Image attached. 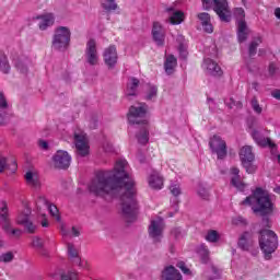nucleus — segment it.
Instances as JSON below:
<instances>
[{
	"label": "nucleus",
	"mask_w": 280,
	"mask_h": 280,
	"mask_svg": "<svg viewBox=\"0 0 280 280\" xmlns=\"http://www.w3.org/2000/svg\"><path fill=\"white\" fill-rule=\"evenodd\" d=\"M0 110H10V103L3 92H0Z\"/></svg>",
	"instance_id": "41"
},
{
	"label": "nucleus",
	"mask_w": 280,
	"mask_h": 280,
	"mask_svg": "<svg viewBox=\"0 0 280 280\" xmlns=\"http://www.w3.org/2000/svg\"><path fill=\"white\" fill-rule=\"evenodd\" d=\"M198 19L199 21H201V25L205 32H207L208 34H212L213 25L211 24V16L209 15V13H199Z\"/></svg>",
	"instance_id": "29"
},
{
	"label": "nucleus",
	"mask_w": 280,
	"mask_h": 280,
	"mask_svg": "<svg viewBox=\"0 0 280 280\" xmlns=\"http://www.w3.org/2000/svg\"><path fill=\"white\" fill-rule=\"evenodd\" d=\"M69 43H71V30L67 26L57 27L52 38L54 49L65 51L69 47Z\"/></svg>",
	"instance_id": "7"
},
{
	"label": "nucleus",
	"mask_w": 280,
	"mask_h": 280,
	"mask_svg": "<svg viewBox=\"0 0 280 280\" xmlns=\"http://www.w3.org/2000/svg\"><path fill=\"white\" fill-rule=\"evenodd\" d=\"M91 194L106 198V196L120 197V207L129 222L137 218L139 206L137 205V187L132 168L126 159H118L113 171H100L88 186Z\"/></svg>",
	"instance_id": "1"
},
{
	"label": "nucleus",
	"mask_w": 280,
	"mask_h": 280,
	"mask_svg": "<svg viewBox=\"0 0 280 280\" xmlns=\"http://www.w3.org/2000/svg\"><path fill=\"white\" fill-rule=\"evenodd\" d=\"M61 234L63 235V237H78L80 235V230L75 226L68 230L65 225H62Z\"/></svg>",
	"instance_id": "36"
},
{
	"label": "nucleus",
	"mask_w": 280,
	"mask_h": 280,
	"mask_svg": "<svg viewBox=\"0 0 280 280\" xmlns=\"http://www.w3.org/2000/svg\"><path fill=\"white\" fill-rule=\"evenodd\" d=\"M73 139L79 156H86L89 154V138H86V133L78 129L73 133Z\"/></svg>",
	"instance_id": "11"
},
{
	"label": "nucleus",
	"mask_w": 280,
	"mask_h": 280,
	"mask_svg": "<svg viewBox=\"0 0 280 280\" xmlns=\"http://www.w3.org/2000/svg\"><path fill=\"white\" fill-rule=\"evenodd\" d=\"M248 132L252 135L257 145H259L260 148H275V143H272L270 139L265 138L264 129H259L257 127H249Z\"/></svg>",
	"instance_id": "16"
},
{
	"label": "nucleus",
	"mask_w": 280,
	"mask_h": 280,
	"mask_svg": "<svg viewBox=\"0 0 280 280\" xmlns=\"http://www.w3.org/2000/svg\"><path fill=\"white\" fill-rule=\"evenodd\" d=\"M30 215H32V208H30V203L23 202V210L19 212L16 222L21 224V226H24L27 233H34L36 225L30 220Z\"/></svg>",
	"instance_id": "8"
},
{
	"label": "nucleus",
	"mask_w": 280,
	"mask_h": 280,
	"mask_svg": "<svg viewBox=\"0 0 280 280\" xmlns=\"http://www.w3.org/2000/svg\"><path fill=\"white\" fill-rule=\"evenodd\" d=\"M25 180L30 187H33L34 189H40V175H38L36 170L26 172Z\"/></svg>",
	"instance_id": "24"
},
{
	"label": "nucleus",
	"mask_w": 280,
	"mask_h": 280,
	"mask_svg": "<svg viewBox=\"0 0 280 280\" xmlns=\"http://www.w3.org/2000/svg\"><path fill=\"white\" fill-rule=\"evenodd\" d=\"M242 203L250 207L254 213H259L260 215H268L275 209L270 192L261 187H256L252 190V195L246 197Z\"/></svg>",
	"instance_id": "2"
},
{
	"label": "nucleus",
	"mask_w": 280,
	"mask_h": 280,
	"mask_svg": "<svg viewBox=\"0 0 280 280\" xmlns=\"http://www.w3.org/2000/svg\"><path fill=\"white\" fill-rule=\"evenodd\" d=\"M38 145L42 150H48L49 148V143H47L45 140H39Z\"/></svg>",
	"instance_id": "54"
},
{
	"label": "nucleus",
	"mask_w": 280,
	"mask_h": 280,
	"mask_svg": "<svg viewBox=\"0 0 280 280\" xmlns=\"http://www.w3.org/2000/svg\"><path fill=\"white\" fill-rule=\"evenodd\" d=\"M52 165L57 167V170H68L71 165V155L65 150H58L52 155Z\"/></svg>",
	"instance_id": "13"
},
{
	"label": "nucleus",
	"mask_w": 280,
	"mask_h": 280,
	"mask_svg": "<svg viewBox=\"0 0 280 280\" xmlns=\"http://www.w3.org/2000/svg\"><path fill=\"white\" fill-rule=\"evenodd\" d=\"M238 246L242 250H248L250 246H253V238L250 237V233L245 232L238 240Z\"/></svg>",
	"instance_id": "30"
},
{
	"label": "nucleus",
	"mask_w": 280,
	"mask_h": 280,
	"mask_svg": "<svg viewBox=\"0 0 280 280\" xmlns=\"http://www.w3.org/2000/svg\"><path fill=\"white\" fill-rule=\"evenodd\" d=\"M101 3L104 10H107V12L117 10V3H115V0H101Z\"/></svg>",
	"instance_id": "39"
},
{
	"label": "nucleus",
	"mask_w": 280,
	"mask_h": 280,
	"mask_svg": "<svg viewBox=\"0 0 280 280\" xmlns=\"http://www.w3.org/2000/svg\"><path fill=\"white\" fill-rule=\"evenodd\" d=\"M225 104L229 106V108H240L242 106V102L233 98L226 100Z\"/></svg>",
	"instance_id": "47"
},
{
	"label": "nucleus",
	"mask_w": 280,
	"mask_h": 280,
	"mask_svg": "<svg viewBox=\"0 0 280 280\" xmlns=\"http://www.w3.org/2000/svg\"><path fill=\"white\" fill-rule=\"evenodd\" d=\"M18 69H19L20 71H23V68H21V65H18Z\"/></svg>",
	"instance_id": "60"
},
{
	"label": "nucleus",
	"mask_w": 280,
	"mask_h": 280,
	"mask_svg": "<svg viewBox=\"0 0 280 280\" xmlns=\"http://www.w3.org/2000/svg\"><path fill=\"white\" fill-rule=\"evenodd\" d=\"M171 25H180L185 21V12L183 11H173L168 18Z\"/></svg>",
	"instance_id": "32"
},
{
	"label": "nucleus",
	"mask_w": 280,
	"mask_h": 280,
	"mask_svg": "<svg viewBox=\"0 0 280 280\" xmlns=\"http://www.w3.org/2000/svg\"><path fill=\"white\" fill-rule=\"evenodd\" d=\"M209 145L212 152L218 155V159L226 156V141L222 137L214 135L209 141Z\"/></svg>",
	"instance_id": "14"
},
{
	"label": "nucleus",
	"mask_w": 280,
	"mask_h": 280,
	"mask_svg": "<svg viewBox=\"0 0 280 280\" xmlns=\"http://www.w3.org/2000/svg\"><path fill=\"white\" fill-rule=\"evenodd\" d=\"M277 65H275V63H271L270 66H269V73H270V75H275V73H277Z\"/></svg>",
	"instance_id": "56"
},
{
	"label": "nucleus",
	"mask_w": 280,
	"mask_h": 280,
	"mask_svg": "<svg viewBox=\"0 0 280 280\" xmlns=\"http://www.w3.org/2000/svg\"><path fill=\"white\" fill-rule=\"evenodd\" d=\"M241 163H253L255 161V153H253V147L244 145L238 152Z\"/></svg>",
	"instance_id": "25"
},
{
	"label": "nucleus",
	"mask_w": 280,
	"mask_h": 280,
	"mask_svg": "<svg viewBox=\"0 0 280 280\" xmlns=\"http://www.w3.org/2000/svg\"><path fill=\"white\" fill-rule=\"evenodd\" d=\"M177 43H178V51H179V57L185 59L188 56L187 52V40H185V36L178 35L177 36Z\"/></svg>",
	"instance_id": "33"
},
{
	"label": "nucleus",
	"mask_w": 280,
	"mask_h": 280,
	"mask_svg": "<svg viewBox=\"0 0 280 280\" xmlns=\"http://www.w3.org/2000/svg\"><path fill=\"white\" fill-rule=\"evenodd\" d=\"M273 190L276 194H280V186H277Z\"/></svg>",
	"instance_id": "59"
},
{
	"label": "nucleus",
	"mask_w": 280,
	"mask_h": 280,
	"mask_svg": "<svg viewBox=\"0 0 280 280\" xmlns=\"http://www.w3.org/2000/svg\"><path fill=\"white\" fill-rule=\"evenodd\" d=\"M65 139V141H69V138H63Z\"/></svg>",
	"instance_id": "62"
},
{
	"label": "nucleus",
	"mask_w": 280,
	"mask_h": 280,
	"mask_svg": "<svg viewBox=\"0 0 280 280\" xmlns=\"http://www.w3.org/2000/svg\"><path fill=\"white\" fill-rule=\"evenodd\" d=\"M152 38L156 45L162 47V45H165V27H163V24L161 22H154L152 26Z\"/></svg>",
	"instance_id": "19"
},
{
	"label": "nucleus",
	"mask_w": 280,
	"mask_h": 280,
	"mask_svg": "<svg viewBox=\"0 0 280 280\" xmlns=\"http://www.w3.org/2000/svg\"><path fill=\"white\" fill-rule=\"evenodd\" d=\"M242 3H243V4L246 3V0H242Z\"/></svg>",
	"instance_id": "63"
},
{
	"label": "nucleus",
	"mask_w": 280,
	"mask_h": 280,
	"mask_svg": "<svg viewBox=\"0 0 280 280\" xmlns=\"http://www.w3.org/2000/svg\"><path fill=\"white\" fill-rule=\"evenodd\" d=\"M68 257L74 266H79V268H88L89 262L82 258H80V248L75 247V245L69 243L68 244Z\"/></svg>",
	"instance_id": "17"
},
{
	"label": "nucleus",
	"mask_w": 280,
	"mask_h": 280,
	"mask_svg": "<svg viewBox=\"0 0 280 280\" xmlns=\"http://www.w3.org/2000/svg\"><path fill=\"white\" fill-rule=\"evenodd\" d=\"M252 108L257 115L261 114L262 108L259 105V102H257L256 98L252 100Z\"/></svg>",
	"instance_id": "48"
},
{
	"label": "nucleus",
	"mask_w": 280,
	"mask_h": 280,
	"mask_svg": "<svg viewBox=\"0 0 280 280\" xmlns=\"http://www.w3.org/2000/svg\"><path fill=\"white\" fill-rule=\"evenodd\" d=\"M77 277H78V273H75V272L69 273L68 276L61 275L62 280H73Z\"/></svg>",
	"instance_id": "51"
},
{
	"label": "nucleus",
	"mask_w": 280,
	"mask_h": 280,
	"mask_svg": "<svg viewBox=\"0 0 280 280\" xmlns=\"http://www.w3.org/2000/svg\"><path fill=\"white\" fill-rule=\"evenodd\" d=\"M272 97H275V100H279L280 101V90H275L271 93Z\"/></svg>",
	"instance_id": "57"
},
{
	"label": "nucleus",
	"mask_w": 280,
	"mask_h": 280,
	"mask_svg": "<svg viewBox=\"0 0 280 280\" xmlns=\"http://www.w3.org/2000/svg\"><path fill=\"white\" fill-rule=\"evenodd\" d=\"M275 16H276L277 19H279V21H280V8H277V9L275 10Z\"/></svg>",
	"instance_id": "58"
},
{
	"label": "nucleus",
	"mask_w": 280,
	"mask_h": 280,
	"mask_svg": "<svg viewBox=\"0 0 280 280\" xmlns=\"http://www.w3.org/2000/svg\"><path fill=\"white\" fill-rule=\"evenodd\" d=\"M213 270V272H215V269H212Z\"/></svg>",
	"instance_id": "64"
},
{
	"label": "nucleus",
	"mask_w": 280,
	"mask_h": 280,
	"mask_svg": "<svg viewBox=\"0 0 280 280\" xmlns=\"http://www.w3.org/2000/svg\"><path fill=\"white\" fill-rule=\"evenodd\" d=\"M0 223L7 235H10L11 237H21L23 231L12 228V221H10V210L8 209V202L5 201L1 202Z\"/></svg>",
	"instance_id": "6"
},
{
	"label": "nucleus",
	"mask_w": 280,
	"mask_h": 280,
	"mask_svg": "<svg viewBox=\"0 0 280 280\" xmlns=\"http://www.w3.org/2000/svg\"><path fill=\"white\" fill-rule=\"evenodd\" d=\"M259 246L266 259L277 250V234L270 230L260 231Z\"/></svg>",
	"instance_id": "5"
},
{
	"label": "nucleus",
	"mask_w": 280,
	"mask_h": 280,
	"mask_svg": "<svg viewBox=\"0 0 280 280\" xmlns=\"http://www.w3.org/2000/svg\"><path fill=\"white\" fill-rule=\"evenodd\" d=\"M177 268H180L184 275H191V270H189V268H187V266L183 261L177 262Z\"/></svg>",
	"instance_id": "49"
},
{
	"label": "nucleus",
	"mask_w": 280,
	"mask_h": 280,
	"mask_svg": "<svg viewBox=\"0 0 280 280\" xmlns=\"http://www.w3.org/2000/svg\"><path fill=\"white\" fill-rule=\"evenodd\" d=\"M103 59H104L105 65H107V67L109 69H113V67H115V65H117V60H118L117 47L109 46V47L105 48V50L103 52Z\"/></svg>",
	"instance_id": "22"
},
{
	"label": "nucleus",
	"mask_w": 280,
	"mask_h": 280,
	"mask_svg": "<svg viewBox=\"0 0 280 280\" xmlns=\"http://www.w3.org/2000/svg\"><path fill=\"white\" fill-rule=\"evenodd\" d=\"M234 16H236L237 21L238 43H244V40H246V38L248 37V26L246 25V21L244 20L246 18V13L242 8H236L234 10Z\"/></svg>",
	"instance_id": "9"
},
{
	"label": "nucleus",
	"mask_w": 280,
	"mask_h": 280,
	"mask_svg": "<svg viewBox=\"0 0 280 280\" xmlns=\"http://www.w3.org/2000/svg\"><path fill=\"white\" fill-rule=\"evenodd\" d=\"M165 229V222L161 217H156L151 220V224L149 226V235L154 240V242H161L163 240V231Z\"/></svg>",
	"instance_id": "12"
},
{
	"label": "nucleus",
	"mask_w": 280,
	"mask_h": 280,
	"mask_svg": "<svg viewBox=\"0 0 280 280\" xmlns=\"http://www.w3.org/2000/svg\"><path fill=\"white\" fill-rule=\"evenodd\" d=\"M129 124H142L143 129L138 135L139 143L145 144L150 141L148 133V105L145 103H137L129 108L127 115Z\"/></svg>",
	"instance_id": "3"
},
{
	"label": "nucleus",
	"mask_w": 280,
	"mask_h": 280,
	"mask_svg": "<svg viewBox=\"0 0 280 280\" xmlns=\"http://www.w3.org/2000/svg\"><path fill=\"white\" fill-rule=\"evenodd\" d=\"M33 21H39L38 27L42 32H45V30L54 25L56 18L54 16V13H44L34 16Z\"/></svg>",
	"instance_id": "21"
},
{
	"label": "nucleus",
	"mask_w": 280,
	"mask_h": 280,
	"mask_svg": "<svg viewBox=\"0 0 280 280\" xmlns=\"http://www.w3.org/2000/svg\"><path fill=\"white\" fill-rule=\"evenodd\" d=\"M201 68L205 71V73H207L208 75H222V68H220V66L218 65V62H215V60L209 57H206L203 59Z\"/></svg>",
	"instance_id": "18"
},
{
	"label": "nucleus",
	"mask_w": 280,
	"mask_h": 280,
	"mask_svg": "<svg viewBox=\"0 0 280 280\" xmlns=\"http://www.w3.org/2000/svg\"><path fill=\"white\" fill-rule=\"evenodd\" d=\"M0 71L1 73H10V61L3 52H0Z\"/></svg>",
	"instance_id": "35"
},
{
	"label": "nucleus",
	"mask_w": 280,
	"mask_h": 280,
	"mask_svg": "<svg viewBox=\"0 0 280 280\" xmlns=\"http://www.w3.org/2000/svg\"><path fill=\"white\" fill-rule=\"evenodd\" d=\"M213 10L224 23L231 21V10H229V2L226 0H213Z\"/></svg>",
	"instance_id": "15"
},
{
	"label": "nucleus",
	"mask_w": 280,
	"mask_h": 280,
	"mask_svg": "<svg viewBox=\"0 0 280 280\" xmlns=\"http://www.w3.org/2000/svg\"><path fill=\"white\" fill-rule=\"evenodd\" d=\"M163 280H183V276L180 275L174 266H168L162 271Z\"/></svg>",
	"instance_id": "27"
},
{
	"label": "nucleus",
	"mask_w": 280,
	"mask_h": 280,
	"mask_svg": "<svg viewBox=\"0 0 280 280\" xmlns=\"http://www.w3.org/2000/svg\"><path fill=\"white\" fill-rule=\"evenodd\" d=\"M202 1V5L205 8V10H209V8H211V5H213V2H211V0H201Z\"/></svg>",
	"instance_id": "55"
},
{
	"label": "nucleus",
	"mask_w": 280,
	"mask_h": 280,
	"mask_svg": "<svg viewBox=\"0 0 280 280\" xmlns=\"http://www.w3.org/2000/svg\"><path fill=\"white\" fill-rule=\"evenodd\" d=\"M220 237H222V235L215 230L208 231V233L206 235L207 242H210L212 244H214V242H218L220 240Z\"/></svg>",
	"instance_id": "37"
},
{
	"label": "nucleus",
	"mask_w": 280,
	"mask_h": 280,
	"mask_svg": "<svg viewBox=\"0 0 280 280\" xmlns=\"http://www.w3.org/2000/svg\"><path fill=\"white\" fill-rule=\"evenodd\" d=\"M198 255H200L202 261H207V258L209 257V249L205 245H200L198 248Z\"/></svg>",
	"instance_id": "44"
},
{
	"label": "nucleus",
	"mask_w": 280,
	"mask_h": 280,
	"mask_svg": "<svg viewBox=\"0 0 280 280\" xmlns=\"http://www.w3.org/2000/svg\"><path fill=\"white\" fill-rule=\"evenodd\" d=\"M84 60L90 67H97V65H100V54L97 52V42H95V39L88 40Z\"/></svg>",
	"instance_id": "10"
},
{
	"label": "nucleus",
	"mask_w": 280,
	"mask_h": 280,
	"mask_svg": "<svg viewBox=\"0 0 280 280\" xmlns=\"http://www.w3.org/2000/svg\"><path fill=\"white\" fill-rule=\"evenodd\" d=\"M103 150H105V152H113V144H110V142H104Z\"/></svg>",
	"instance_id": "53"
},
{
	"label": "nucleus",
	"mask_w": 280,
	"mask_h": 280,
	"mask_svg": "<svg viewBox=\"0 0 280 280\" xmlns=\"http://www.w3.org/2000/svg\"><path fill=\"white\" fill-rule=\"evenodd\" d=\"M231 174V185L235 187L238 191H246L248 188V185H246L244 182H242V178L240 177V168L232 167L230 171Z\"/></svg>",
	"instance_id": "23"
},
{
	"label": "nucleus",
	"mask_w": 280,
	"mask_h": 280,
	"mask_svg": "<svg viewBox=\"0 0 280 280\" xmlns=\"http://www.w3.org/2000/svg\"><path fill=\"white\" fill-rule=\"evenodd\" d=\"M178 66V61L174 55H166L164 61V69L167 75H172L176 71V67Z\"/></svg>",
	"instance_id": "28"
},
{
	"label": "nucleus",
	"mask_w": 280,
	"mask_h": 280,
	"mask_svg": "<svg viewBox=\"0 0 280 280\" xmlns=\"http://www.w3.org/2000/svg\"><path fill=\"white\" fill-rule=\"evenodd\" d=\"M220 277V275H217L215 277H214V279H218Z\"/></svg>",
	"instance_id": "61"
},
{
	"label": "nucleus",
	"mask_w": 280,
	"mask_h": 280,
	"mask_svg": "<svg viewBox=\"0 0 280 280\" xmlns=\"http://www.w3.org/2000/svg\"><path fill=\"white\" fill-rule=\"evenodd\" d=\"M31 246L35 248V250H43L45 246V241L38 236L33 237Z\"/></svg>",
	"instance_id": "38"
},
{
	"label": "nucleus",
	"mask_w": 280,
	"mask_h": 280,
	"mask_svg": "<svg viewBox=\"0 0 280 280\" xmlns=\"http://www.w3.org/2000/svg\"><path fill=\"white\" fill-rule=\"evenodd\" d=\"M148 185L151 189H162L165 183V178L161 175L159 171H152L148 178Z\"/></svg>",
	"instance_id": "20"
},
{
	"label": "nucleus",
	"mask_w": 280,
	"mask_h": 280,
	"mask_svg": "<svg viewBox=\"0 0 280 280\" xmlns=\"http://www.w3.org/2000/svg\"><path fill=\"white\" fill-rule=\"evenodd\" d=\"M247 174H255L257 172V165H255L253 162H247L242 164Z\"/></svg>",
	"instance_id": "46"
},
{
	"label": "nucleus",
	"mask_w": 280,
	"mask_h": 280,
	"mask_svg": "<svg viewBox=\"0 0 280 280\" xmlns=\"http://www.w3.org/2000/svg\"><path fill=\"white\" fill-rule=\"evenodd\" d=\"M159 93L156 85L149 84L144 89V100H154Z\"/></svg>",
	"instance_id": "34"
},
{
	"label": "nucleus",
	"mask_w": 280,
	"mask_h": 280,
	"mask_svg": "<svg viewBox=\"0 0 280 280\" xmlns=\"http://www.w3.org/2000/svg\"><path fill=\"white\" fill-rule=\"evenodd\" d=\"M261 43V37H257L252 44L249 45V56H255L257 54V47Z\"/></svg>",
	"instance_id": "42"
},
{
	"label": "nucleus",
	"mask_w": 280,
	"mask_h": 280,
	"mask_svg": "<svg viewBox=\"0 0 280 280\" xmlns=\"http://www.w3.org/2000/svg\"><path fill=\"white\" fill-rule=\"evenodd\" d=\"M139 86V81L135 78L129 79L127 83V90H126V95L127 97H132L137 95V89Z\"/></svg>",
	"instance_id": "31"
},
{
	"label": "nucleus",
	"mask_w": 280,
	"mask_h": 280,
	"mask_svg": "<svg viewBox=\"0 0 280 280\" xmlns=\"http://www.w3.org/2000/svg\"><path fill=\"white\" fill-rule=\"evenodd\" d=\"M18 167L16 160L13 158H0V173H3L4 170H9L11 174H14Z\"/></svg>",
	"instance_id": "26"
},
{
	"label": "nucleus",
	"mask_w": 280,
	"mask_h": 280,
	"mask_svg": "<svg viewBox=\"0 0 280 280\" xmlns=\"http://www.w3.org/2000/svg\"><path fill=\"white\" fill-rule=\"evenodd\" d=\"M232 224H235L236 226L246 224V219H243L242 217H235L232 219Z\"/></svg>",
	"instance_id": "50"
},
{
	"label": "nucleus",
	"mask_w": 280,
	"mask_h": 280,
	"mask_svg": "<svg viewBox=\"0 0 280 280\" xmlns=\"http://www.w3.org/2000/svg\"><path fill=\"white\" fill-rule=\"evenodd\" d=\"M170 191L171 194H173L175 197L176 196H180V194H183L182 189H180V184L178 183H173L170 186Z\"/></svg>",
	"instance_id": "45"
},
{
	"label": "nucleus",
	"mask_w": 280,
	"mask_h": 280,
	"mask_svg": "<svg viewBox=\"0 0 280 280\" xmlns=\"http://www.w3.org/2000/svg\"><path fill=\"white\" fill-rule=\"evenodd\" d=\"M10 112L0 109V126H5L10 121Z\"/></svg>",
	"instance_id": "43"
},
{
	"label": "nucleus",
	"mask_w": 280,
	"mask_h": 280,
	"mask_svg": "<svg viewBox=\"0 0 280 280\" xmlns=\"http://www.w3.org/2000/svg\"><path fill=\"white\" fill-rule=\"evenodd\" d=\"M37 214V222H40L44 229L49 226V221L47 220V211H49L50 215L57 221L60 222V212L58 211V207L49 203L45 196H38L35 199V207L33 209Z\"/></svg>",
	"instance_id": "4"
},
{
	"label": "nucleus",
	"mask_w": 280,
	"mask_h": 280,
	"mask_svg": "<svg viewBox=\"0 0 280 280\" xmlns=\"http://www.w3.org/2000/svg\"><path fill=\"white\" fill-rule=\"evenodd\" d=\"M198 194H199V196H200L201 198H203V199H207V197H208V191H207L206 188L200 187V188L198 189Z\"/></svg>",
	"instance_id": "52"
},
{
	"label": "nucleus",
	"mask_w": 280,
	"mask_h": 280,
	"mask_svg": "<svg viewBox=\"0 0 280 280\" xmlns=\"http://www.w3.org/2000/svg\"><path fill=\"white\" fill-rule=\"evenodd\" d=\"M14 260V252H5L0 256V261L2 264H10Z\"/></svg>",
	"instance_id": "40"
}]
</instances>
